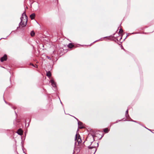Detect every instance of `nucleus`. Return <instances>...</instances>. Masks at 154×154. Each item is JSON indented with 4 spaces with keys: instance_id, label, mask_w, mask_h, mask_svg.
Returning a JSON list of instances; mask_svg holds the SVG:
<instances>
[{
    "instance_id": "nucleus-1",
    "label": "nucleus",
    "mask_w": 154,
    "mask_h": 154,
    "mask_svg": "<svg viewBox=\"0 0 154 154\" xmlns=\"http://www.w3.org/2000/svg\"><path fill=\"white\" fill-rule=\"evenodd\" d=\"M20 22L19 24V26L17 27V29L21 26L22 27H25L26 25L27 21V17L25 14V11L22 14L21 17H20Z\"/></svg>"
},
{
    "instance_id": "nucleus-2",
    "label": "nucleus",
    "mask_w": 154,
    "mask_h": 154,
    "mask_svg": "<svg viewBox=\"0 0 154 154\" xmlns=\"http://www.w3.org/2000/svg\"><path fill=\"white\" fill-rule=\"evenodd\" d=\"M121 26V24H120L119 25V26L118 27V29L116 31V33L118 31V30L119 29V31L118 33V34L119 35H122V34L123 32V30L122 29V28H119V27L120 26Z\"/></svg>"
},
{
    "instance_id": "nucleus-3",
    "label": "nucleus",
    "mask_w": 154,
    "mask_h": 154,
    "mask_svg": "<svg viewBox=\"0 0 154 154\" xmlns=\"http://www.w3.org/2000/svg\"><path fill=\"white\" fill-rule=\"evenodd\" d=\"M108 38L109 39H110L111 40L114 41L115 42L116 41V38L115 37L112 36V35H110V36H109V37H104L103 38Z\"/></svg>"
},
{
    "instance_id": "nucleus-4",
    "label": "nucleus",
    "mask_w": 154,
    "mask_h": 154,
    "mask_svg": "<svg viewBox=\"0 0 154 154\" xmlns=\"http://www.w3.org/2000/svg\"><path fill=\"white\" fill-rule=\"evenodd\" d=\"M7 59V56L6 54H5L4 56L2 57L0 59V61L2 62L6 60Z\"/></svg>"
},
{
    "instance_id": "nucleus-5",
    "label": "nucleus",
    "mask_w": 154,
    "mask_h": 154,
    "mask_svg": "<svg viewBox=\"0 0 154 154\" xmlns=\"http://www.w3.org/2000/svg\"><path fill=\"white\" fill-rule=\"evenodd\" d=\"M77 121H78L79 128L81 129L84 128V126L83 125L82 123L80 122V121H78V119Z\"/></svg>"
},
{
    "instance_id": "nucleus-6",
    "label": "nucleus",
    "mask_w": 154,
    "mask_h": 154,
    "mask_svg": "<svg viewBox=\"0 0 154 154\" xmlns=\"http://www.w3.org/2000/svg\"><path fill=\"white\" fill-rule=\"evenodd\" d=\"M50 82L51 83V85L53 87H56V83L54 82L53 79H51Z\"/></svg>"
},
{
    "instance_id": "nucleus-7",
    "label": "nucleus",
    "mask_w": 154,
    "mask_h": 154,
    "mask_svg": "<svg viewBox=\"0 0 154 154\" xmlns=\"http://www.w3.org/2000/svg\"><path fill=\"white\" fill-rule=\"evenodd\" d=\"M75 140H77V141L78 142H79L81 140V139L80 138V136L79 135V136L77 138V134H76L75 135Z\"/></svg>"
},
{
    "instance_id": "nucleus-8",
    "label": "nucleus",
    "mask_w": 154,
    "mask_h": 154,
    "mask_svg": "<svg viewBox=\"0 0 154 154\" xmlns=\"http://www.w3.org/2000/svg\"><path fill=\"white\" fill-rule=\"evenodd\" d=\"M17 133L18 134L21 135L23 134V131L21 129H20L18 130Z\"/></svg>"
},
{
    "instance_id": "nucleus-9",
    "label": "nucleus",
    "mask_w": 154,
    "mask_h": 154,
    "mask_svg": "<svg viewBox=\"0 0 154 154\" xmlns=\"http://www.w3.org/2000/svg\"><path fill=\"white\" fill-rule=\"evenodd\" d=\"M35 16V14L33 13L31 14L30 16V17L31 20H33Z\"/></svg>"
},
{
    "instance_id": "nucleus-10",
    "label": "nucleus",
    "mask_w": 154,
    "mask_h": 154,
    "mask_svg": "<svg viewBox=\"0 0 154 154\" xmlns=\"http://www.w3.org/2000/svg\"><path fill=\"white\" fill-rule=\"evenodd\" d=\"M46 75L49 77H50L51 76V73L50 71H46Z\"/></svg>"
},
{
    "instance_id": "nucleus-11",
    "label": "nucleus",
    "mask_w": 154,
    "mask_h": 154,
    "mask_svg": "<svg viewBox=\"0 0 154 154\" xmlns=\"http://www.w3.org/2000/svg\"><path fill=\"white\" fill-rule=\"evenodd\" d=\"M118 44L119 45H120L121 49H123L125 51H126L122 45H121V44L119 43H118Z\"/></svg>"
},
{
    "instance_id": "nucleus-12",
    "label": "nucleus",
    "mask_w": 154,
    "mask_h": 154,
    "mask_svg": "<svg viewBox=\"0 0 154 154\" xmlns=\"http://www.w3.org/2000/svg\"><path fill=\"white\" fill-rule=\"evenodd\" d=\"M73 46V45L71 43H69L68 45V47L70 48H72Z\"/></svg>"
},
{
    "instance_id": "nucleus-13",
    "label": "nucleus",
    "mask_w": 154,
    "mask_h": 154,
    "mask_svg": "<svg viewBox=\"0 0 154 154\" xmlns=\"http://www.w3.org/2000/svg\"><path fill=\"white\" fill-rule=\"evenodd\" d=\"M35 34V33L33 31H32L31 32L30 35H31V36H32V37L33 36H34Z\"/></svg>"
},
{
    "instance_id": "nucleus-14",
    "label": "nucleus",
    "mask_w": 154,
    "mask_h": 154,
    "mask_svg": "<svg viewBox=\"0 0 154 154\" xmlns=\"http://www.w3.org/2000/svg\"><path fill=\"white\" fill-rule=\"evenodd\" d=\"M103 131L105 133H107L109 131V129L108 128H106L104 129Z\"/></svg>"
},
{
    "instance_id": "nucleus-15",
    "label": "nucleus",
    "mask_w": 154,
    "mask_h": 154,
    "mask_svg": "<svg viewBox=\"0 0 154 154\" xmlns=\"http://www.w3.org/2000/svg\"><path fill=\"white\" fill-rule=\"evenodd\" d=\"M129 119H130V120H126V121H131V122H134V120H133V119H131V118H129ZM124 119H122V120L123 121H126V120H124Z\"/></svg>"
},
{
    "instance_id": "nucleus-16",
    "label": "nucleus",
    "mask_w": 154,
    "mask_h": 154,
    "mask_svg": "<svg viewBox=\"0 0 154 154\" xmlns=\"http://www.w3.org/2000/svg\"><path fill=\"white\" fill-rule=\"evenodd\" d=\"M125 116L127 119H129V118H130L129 115L128 114H127L126 115H125Z\"/></svg>"
},
{
    "instance_id": "nucleus-17",
    "label": "nucleus",
    "mask_w": 154,
    "mask_h": 154,
    "mask_svg": "<svg viewBox=\"0 0 154 154\" xmlns=\"http://www.w3.org/2000/svg\"><path fill=\"white\" fill-rule=\"evenodd\" d=\"M128 109H127V110H126V111L125 115H126L127 114H128Z\"/></svg>"
},
{
    "instance_id": "nucleus-18",
    "label": "nucleus",
    "mask_w": 154,
    "mask_h": 154,
    "mask_svg": "<svg viewBox=\"0 0 154 154\" xmlns=\"http://www.w3.org/2000/svg\"><path fill=\"white\" fill-rule=\"evenodd\" d=\"M91 137L92 138V141H93L94 140V136L93 135H92L91 136Z\"/></svg>"
},
{
    "instance_id": "nucleus-19",
    "label": "nucleus",
    "mask_w": 154,
    "mask_h": 154,
    "mask_svg": "<svg viewBox=\"0 0 154 154\" xmlns=\"http://www.w3.org/2000/svg\"><path fill=\"white\" fill-rule=\"evenodd\" d=\"M93 146H88V148L90 149H92V148H94Z\"/></svg>"
},
{
    "instance_id": "nucleus-20",
    "label": "nucleus",
    "mask_w": 154,
    "mask_h": 154,
    "mask_svg": "<svg viewBox=\"0 0 154 154\" xmlns=\"http://www.w3.org/2000/svg\"><path fill=\"white\" fill-rule=\"evenodd\" d=\"M47 58L48 59H51V58L50 57H49V56H47Z\"/></svg>"
},
{
    "instance_id": "nucleus-21",
    "label": "nucleus",
    "mask_w": 154,
    "mask_h": 154,
    "mask_svg": "<svg viewBox=\"0 0 154 154\" xmlns=\"http://www.w3.org/2000/svg\"><path fill=\"white\" fill-rule=\"evenodd\" d=\"M116 43L117 42V41H116L117 40V42H119V40H118V37H116Z\"/></svg>"
},
{
    "instance_id": "nucleus-22",
    "label": "nucleus",
    "mask_w": 154,
    "mask_h": 154,
    "mask_svg": "<svg viewBox=\"0 0 154 154\" xmlns=\"http://www.w3.org/2000/svg\"><path fill=\"white\" fill-rule=\"evenodd\" d=\"M145 128H146V129H148V130L150 131H151V130L149 129H148V128H146V127H144Z\"/></svg>"
},
{
    "instance_id": "nucleus-23",
    "label": "nucleus",
    "mask_w": 154,
    "mask_h": 154,
    "mask_svg": "<svg viewBox=\"0 0 154 154\" xmlns=\"http://www.w3.org/2000/svg\"><path fill=\"white\" fill-rule=\"evenodd\" d=\"M134 122L137 123H138V122H137V121H135V120H134Z\"/></svg>"
},
{
    "instance_id": "nucleus-24",
    "label": "nucleus",
    "mask_w": 154,
    "mask_h": 154,
    "mask_svg": "<svg viewBox=\"0 0 154 154\" xmlns=\"http://www.w3.org/2000/svg\"><path fill=\"white\" fill-rule=\"evenodd\" d=\"M30 64L32 66L34 67H35V66L33 64H31V63H30Z\"/></svg>"
},
{
    "instance_id": "nucleus-25",
    "label": "nucleus",
    "mask_w": 154,
    "mask_h": 154,
    "mask_svg": "<svg viewBox=\"0 0 154 154\" xmlns=\"http://www.w3.org/2000/svg\"><path fill=\"white\" fill-rule=\"evenodd\" d=\"M120 121V120H119V121H116V123H117L118 122H119V121Z\"/></svg>"
},
{
    "instance_id": "nucleus-26",
    "label": "nucleus",
    "mask_w": 154,
    "mask_h": 154,
    "mask_svg": "<svg viewBox=\"0 0 154 154\" xmlns=\"http://www.w3.org/2000/svg\"><path fill=\"white\" fill-rule=\"evenodd\" d=\"M2 39H6V38H1V39H0V40Z\"/></svg>"
},
{
    "instance_id": "nucleus-27",
    "label": "nucleus",
    "mask_w": 154,
    "mask_h": 154,
    "mask_svg": "<svg viewBox=\"0 0 154 154\" xmlns=\"http://www.w3.org/2000/svg\"><path fill=\"white\" fill-rule=\"evenodd\" d=\"M136 33H134V32H133V33H132V34H136Z\"/></svg>"
},
{
    "instance_id": "nucleus-28",
    "label": "nucleus",
    "mask_w": 154,
    "mask_h": 154,
    "mask_svg": "<svg viewBox=\"0 0 154 154\" xmlns=\"http://www.w3.org/2000/svg\"><path fill=\"white\" fill-rule=\"evenodd\" d=\"M122 38V37H121L120 38V39H119V40H120Z\"/></svg>"
},
{
    "instance_id": "nucleus-29",
    "label": "nucleus",
    "mask_w": 154,
    "mask_h": 154,
    "mask_svg": "<svg viewBox=\"0 0 154 154\" xmlns=\"http://www.w3.org/2000/svg\"><path fill=\"white\" fill-rule=\"evenodd\" d=\"M128 36V34L127 35V36H126V37H127Z\"/></svg>"
},
{
    "instance_id": "nucleus-30",
    "label": "nucleus",
    "mask_w": 154,
    "mask_h": 154,
    "mask_svg": "<svg viewBox=\"0 0 154 154\" xmlns=\"http://www.w3.org/2000/svg\"><path fill=\"white\" fill-rule=\"evenodd\" d=\"M97 40L94 41V42H97Z\"/></svg>"
},
{
    "instance_id": "nucleus-31",
    "label": "nucleus",
    "mask_w": 154,
    "mask_h": 154,
    "mask_svg": "<svg viewBox=\"0 0 154 154\" xmlns=\"http://www.w3.org/2000/svg\"><path fill=\"white\" fill-rule=\"evenodd\" d=\"M89 138V136L87 137V139H88Z\"/></svg>"
},
{
    "instance_id": "nucleus-32",
    "label": "nucleus",
    "mask_w": 154,
    "mask_h": 154,
    "mask_svg": "<svg viewBox=\"0 0 154 154\" xmlns=\"http://www.w3.org/2000/svg\"><path fill=\"white\" fill-rule=\"evenodd\" d=\"M137 123L140 125V123L139 122H138V123Z\"/></svg>"
},
{
    "instance_id": "nucleus-33",
    "label": "nucleus",
    "mask_w": 154,
    "mask_h": 154,
    "mask_svg": "<svg viewBox=\"0 0 154 154\" xmlns=\"http://www.w3.org/2000/svg\"><path fill=\"white\" fill-rule=\"evenodd\" d=\"M26 8H28L27 7H26Z\"/></svg>"
},
{
    "instance_id": "nucleus-34",
    "label": "nucleus",
    "mask_w": 154,
    "mask_h": 154,
    "mask_svg": "<svg viewBox=\"0 0 154 154\" xmlns=\"http://www.w3.org/2000/svg\"><path fill=\"white\" fill-rule=\"evenodd\" d=\"M1 67L3 68V67H3V66H1Z\"/></svg>"
},
{
    "instance_id": "nucleus-35",
    "label": "nucleus",
    "mask_w": 154,
    "mask_h": 154,
    "mask_svg": "<svg viewBox=\"0 0 154 154\" xmlns=\"http://www.w3.org/2000/svg\"><path fill=\"white\" fill-rule=\"evenodd\" d=\"M101 39H100V40H101Z\"/></svg>"
}]
</instances>
